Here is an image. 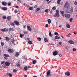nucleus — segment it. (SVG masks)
Here are the masks:
<instances>
[{
  "mask_svg": "<svg viewBox=\"0 0 77 77\" xmlns=\"http://www.w3.org/2000/svg\"><path fill=\"white\" fill-rule=\"evenodd\" d=\"M9 76L10 77H12V74H11V73H9L8 74Z\"/></svg>",
  "mask_w": 77,
  "mask_h": 77,
  "instance_id": "42",
  "label": "nucleus"
},
{
  "mask_svg": "<svg viewBox=\"0 0 77 77\" xmlns=\"http://www.w3.org/2000/svg\"><path fill=\"white\" fill-rule=\"evenodd\" d=\"M64 16L67 18H69L70 17H71V15L69 14H65Z\"/></svg>",
  "mask_w": 77,
  "mask_h": 77,
  "instance_id": "2",
  "label": "nucleus"
},
{
  "mask_svg": "<svg viewBox=\"0 0 77 77\" xmlns=\"http://www.w3.org/2000/svg\"><path fill=\"white\" fill-rule=\"evenodd\" d=\"M49 35L51 37L52 36V34H51V32H49Z\"/></svg>",
  "mask_w": 77,
  "mask_h": 77,
  "instance_id": "40",
  "label": "nucleus"
},
{
  "mask_svg": "<svg viewBox=\"0 0 77 77\" xmlns=\"http://www.w3.org/2000/svg\"><path fill=\"white\" fill-rule=\"evenodd\" d=\"M54 38L56 39H60V37H59L57 36H56Z\"/></svg>",
  "mask_w": 77,
  "mask_h": 77,
  "instance_id": "26",
  "label": "nucleus"
},
{
  "mask_svg": "<svg viewBox=\"0 0 77 77\" xmlns=\"http://www.w3.org/2000/svg\"><path fill=\"white\" fill-rule=\"evenodd\" d=\"M65 75H68V76H69V75H70V72H65Z\"/></svg>",
  "mask_w": 77,
  "mask_h": 77,
  "instance_id": "11",
  "label": "nucleus"
},
{
  "mask_svg": "<svg viewBox=\"0 0 77 77\" xmlns=\"http://www.w3.org/2000/svg\"><path fill=\"white\" fill-rule=\"evenodd\" d=\"M1 46L2 47H3V45H4V43H3V42H1Z\"/></svg>",
  "mask_w": 77,
  "mask_h": 77,
  "instance_id": "35",
  "label": "nucleus"
},
{
  "mask_svg": "<svg viewBox=\"0 0 77 77\" xmlns=\"http://www.w3.org/2000/svg\"><path fill=\"white\" fill-rule=\"evenodd\" d=\"M37 39L38 40V41H41V38L40 37H38L37 38Z\"/></svg>",
  "mask_w": 77,
  "mask_h": 77,
  "instance_id": "44",
  "label": "nucleus"
},
{
  "mask_svg": "<svg viewBox=\"0 0 77 77\" xmlns=\"http://www.w3.org/2000/svg\"><path fill=\"white\" fill-rule=\"evenodd\" d=\"M16 65L17 66L20 67V66L21 65V64H20V63L18 62V63Z\"/></svg>",
  "mask_w": 77,
  "mask_h": 77,
  "instance_id": "21",
  "label": "nucleus"
},
{
  "mask_svg": "<svg viewBox=\"0 0 77 77\" xmlns=\"http://www.w3.org/2000/svg\"><path fill=\"white\" fill-rule=\"evenodd\" d=\"M19 3H21V0H17Z\"/></svg>",
  "mask_w": 77,
  "mask_h": 77,
  "instance_id": "50",
  "label": "nucleus"
},
{
  "mask_svg": "<svg viewBox=\"0 0 77 77\" xmlns=\"http://www.w3.org/2000/svg\"><path fill=\"white\" fill-rule=\"evenodd\" d=\"M8 29H5V32H8Z\"/></svg>",
  "mask_w": 77,
  "mask_h": 77,
  "instance_id": "46",
  "label": "nucleus"
},
{
  "mask_svg": "<svg viewBox=\"0 0 77 77\" xmlns=\"http://www.w3.org/2000/svg\"><path fill=\"white\" fill-rule=\"evenodd\" d=\"M69 44H74V42H73V41L72 40H70L69 41Z\"/></svg>",
  "mask_w": 77,
  "mask_h": 77,
  "instance_id": "12",
  "label": "nucleus"
},
{
  "mask_svg": "<svg viewBox=\"0 0 77 77\" xmlns=\"http://www.w3.org/2000/svg\"><path fill=\"white\" fill-rule=\"evenodd\" d=\"M2 4L4 6H7V5H8V3L5 2H2Z\"/></svg>",
  "mask_w": 77,
  "mask_h": 77,
  "instance_id": "8",
  "label": "nucleus"
},
{
  "mask_svg": "<svg viewBox=\"0 0 77 77\" xmlns=\"http://www.w3.org/2000/svg\"><path fill=\"white\" fill-rule=\"evenodd\" d=\"M59 44L60 45H61V44H62V42H59Z\"/></svg>",
  "mask_w": 77,
  "mask_h": 77,
  "instance_id": "63",
  "label": "nucleus"
},
{
  "mask_svg": "<svg viewBox=\"0 0 77 77\" xmlns=\"http://www.w3.org/2000/svg\"><path fill=\"white\" fill-rule=\"evenodd\" d=\"M5 63V61H2L1 62V64H3Z\"/></svg>",
  "mask_w": 77,
  "mask_h": 77,
  "instance_id": "61",
  "label": "nucleus"
},
{
  "mask_svg": "<svg viewBox=\"0 0 77 77\" xmlns=\"http://www.w3.org/2000/svg\"><path fill=\"white\" fill-rule=\"evenodd\" d=\"M48 11H50V10H49L48 9H46L45 10V12L46 13H48Z\"/></svg>",
  "mask_w": 77,
  "mask_h": 77,
  "instance_id": "34",
  "label": "nucleus"
},
{
  "mask_svg": "<svg viewBox=\"0 0 77 77\" xmlns=\"http://www.w3.org/2000/svg\"><path fill=\"white\" fill-rule=\"evenodd\" d=\"M63 12H64V11H60V13L61 14H63Z\"/></svg>",
  "mask_w": 77,
  "mask_h": 77,
  "instance_id": "53",
  "label": "nucleus"
},
{
  "mask_svg": "<svg viewBox=\"0 0 77 77\" xmlns=\"http://www.w3.org/2000/svg\"><path fill=\"white\" fill-rule=\"evenodd\" d=\"M26 27V25H24L23 26V29H25V28Z\"/></svg>",
  "mask_w": 77,
  "mask_h": 77,
  "instance_id": "62",
  "label": "nucleus"
},
{
  "mask_svg": "<svg viewBox=\"0 0 77 77\" xmlns=\"http://www.w3.org/2000/svg\"><path fill=\"white\" fill-rule=\"evenodd\" d=\"M54 35H56L57 36H59V34H58V33H57V32H55L54 33Z\"/></svg>",
  "mask_w": 77,
  "mask_h": 77,
  "instance_id": "32",
  "label": "nucleus"
},
{
  "mask_svg": "<svg viewBox=\"0 0 77 77\" xmlns=\"http://www.w3.org/2000/svg\"><path fill=\"white\" fill-rule=\"evenodd\" d=\"M33 61H32V64H34L36 63V60H33Z\"/></svg>",
  "mask_w": 77,
  "mask_h": 77,
  "instance_id": "33",
  "label": "nucleus"
},
{
  "mask_svg": "<svg viewBox=\"0 0 77 77\" xmlns=\"http://www.w3.org/2000/svg\"><path fill=\"white\" fill-rule=\"evenodd\" d=\"M64 7L65 8H69V4H68V2L65 3Z\"/></svg>",
  "mask_w": 77,
  "mask_h": 77,
  "instance_id": "4",
  "label": "nucleus"
},
{
  "mask_svg": "<svg viewBox=\"0 0 77 77\" xmlns=\"http://www.w3.org/2000/svg\"><path fill=\"white\" fill-rule=\"evenodd\" d=\"M48 21L49 24H50V23H51V20L50 19H48Z\"/></svg>",
  "mask_w": 77,
  "mask_h": 77,
  "instance_id": "37",
  "label": "nucleus"
},
{
  "mask_svg": "<svg viewBox=\"0 0 77 77\" xmlns=\"http://www.w3.org/2000/svg\"><path fill=\"white\" fill-rule=\"evenodd\" d=\"M52 9H53L54 10H55V9H56V7L54 6L53 8H52Z\"/></svg>",
  "mask_w": 77,
  "mask_h": 77,
  "instance_id": "51",
  "label": "nucleus"
},
{
  "mask_svg": "<svg viewBox=\"0 0 77 77\" xmlns=\"http://www.w3.org/2000/svg\"><path fill=\"white\" fill-rule=\"evenodd\" d=\"M14 38H12L11 40V42H12V44H14Z\"/></svg>",
  "mask_w": 77,
  "mask_h": 77,
  "instance_id": "24",
  "label": "nucleus"
},
{
  "mask_svg": "<svg viewBox=\"0 0 77 77\" xmlns=\"http://www.w3.org/2000/svg\"><path fill=\"white\" fill-rule=\"evenodd\" d=\"M54 17H59L60 15H59V11L58 10H56V13L54 15Z\"/></svg>",
  "mask_w": 77,
  "mask_h": 77,
  "instance_id": "1",
  "label": "nucleus"
},
{
  "mask_svg": "<svg viewBox=\"0 0 77 77\" xmlns=\"http://www.w3.org/2000/svg\"><path fill=\"white\" fill-rule=\"evenodd\" d=\"M41 9V8H36L35 10V11L36 12H38V11H39Z\"/></svg>",
  "mask_w": 77,
  "mask_h": 77,
  "instance_id": "23",
  "label": "nucleus"
},
{
  "mask_svg": "<svg viewBox=\"0 0 77 77\" xmlns=\"http://www.w3.org/2000/svg\"><path fill=\"white\" fill-rule=\"evenodd\" d=\"M10 24L12 26H15V24H14V23H13L12 22H11L10 23Z\"/></svg>",
  "mask_w": 77,
  "mask_h": 77,
  "instance_id": "29",
  "label": "nucleus"
},
{
  "mask_svg": "<svg viewBox=\"0 0 77 77\" xmlns=\"http://www.w3.org/2000/svg\"><path fill=\"white\" fill-rule=\"evenodd\" d=\"M24 77H27V76L26 75H24Z\"/></svg>",
  "mask_w": 77,
  "mask_h": 77,
  "instance_id": "64",
  "label": "nucleus"
},
{
  "mask_svg": "<svg viewBox=\"0 0 77 77\" xmlns=\"http://www.w3.org/2000/svg\"><path fill=\"white\" fill-rule=\"evenodd\" d=\"M61 1V0H58L57 1V3L58 4V5H60V1Z\"/></svg>",
  "mask_w": 77,
  "mask_h": 77,
  "instance_id": "25",
  "label": "nucleus"
},
{
  "mask_svg": "<svg viewBox=\"0 0 77 77\" xmlns=\"http://www.w3.org/2000/svg\"><path fill=\"white\" fill-rule=\"evenodd\" d=\"M13 72H17V70L16 69H14L13 70Z\"/></svg>",
  "mask_w": 77,
  "mask_h": 77,
  "instance_id": "31",
  "label": "nucleus"
},
{
  "mask_svg": "<svg viewBox=\"0 0 77 77\" xmlns=\"http://www.w3.org/2000/svg\"><path fill=\"white\" fill-rule=\"evenodd\" d=\"M1 30L2 32H5V29H2Z\"/></svg>",
  "mask_w": 77,
  "mask_h": 77,
  "instance_id": "48",
  "label": "nucleus"
},
{
  "mask_svg": "<svg viewBox=\"0 0 77 77\" xmlns=\"http://www.w3.org/2000/svg\"><path fill=\"white\" fill-rule=\"evenodd\" d=\"M29 40H30V38H26V41H27V42H28V41Z\"/></svg>",
  "mask_w": 77,
  "mask_h": 77,
  "instance_id": "38",
  "label": "nucleus"
},
{
  "mask_svg": "<svg viewBox=\"0 0 77 77\" xmlns=\"http://www.w3.org/2000/svg\"><path fill=\"white\" fill-rule=\"evenodd\" d=\"M66 27L67 28H70V27H71L70 25L69 24L66 25Z\"/></svg>",
  "mask_w": 77,
  "mask_h": 77,
  "instance_id": "28",
  "label": "nucleus"
},
{
  "mask_svg": "<svg viewBox=\"0 0 77 77\" xmlns=\"http://www.w3.org/2000/svg\"><path fill=\"white\" fill-rule=\"evenodd\" d=\"M24 36V35L23 34H20V37L21 38H23V37Z\"/></svg>",
  "mask_w": 77,
  "mask_h": 77,
  "instance_id": "18",
  "label": "nucleus"
},
{
  "mask_svg": "<svg viewBox=\"0 0 77 77\" xmlns=\"http://www.w3.org/2000/svg\"><path fill=\"white\" fill-rule=\"evenodd\" d=\"M19 52H16V54L15 55V56L16 57H18V56H19Z\"/></svg>",
  "mask_w": 77,
  "mask_h": 77,
  "instance_id": "16",
  "label": "nucleus"
},
{
  "mask_svg": "<svg viewBox=\"0 0 77 77\" xmlns=\"http://www.w3.org/2000/svg\"><path fill=\"white\" fill-rule=\"evenodd\" d=\"M73 20V19L72 18H71L69 19V21L70 22H72Z\"/></svg>",
  "mask_w": 77,
  "mask_h": 77,
  "instance_id": "30",
  "label": "nucleus"
},
{
  "mask_svg": "<svg viewBox=\"0 0 77 77\" xmlns=\"http://www.w3.org/2000/svg\"><path fill=\"white\" fill-rule=\"evenodd\" d=\"M7 51L8 53H14V50L11 49H8L7 50Z\"/></svg>",
  "mask_w": 77,
  "mask_h": 77,
  "instance_id": "3",
  "label": "nucleus"
},
{
  "mask_svg": "<svg viewBox=\"0 0 77 77\" xmlns=\"http://www.w3.org/2000/svg\"><path fill=\"white\" fill-rule=\"evenodd\" d=\"M14 12H15V14H17V12H18V11H17V10H15L14 11Z\"/></svg>",
  "mask_w": 77,
  "mask_h": 77,
  "instance_id": "47",
  "label": "nucleus"
},
{
  "mask_svg": "<svg viewBox=\"0 0 77 77\" xmlns=\"http://www.w3.org/2000/svg\"><path fill=\"white\" fill-rule=\"evenodd\" d=\"M29 10H33V7H31L29 8Z\"/></svg>",
  "mask_w": 77,
  "mask_h": 77,
  "instance_id": "41",
  "label": "nucleus"
},
{
  "mask_svg": "<svg viewBox=\"0 0 77 77\" xmlns=\"http://www.w3.org/2000/svg\"><path fill=\"white\" fill-rule=\"evenodd\" d=\"M28 42L29 44L31 45L33 44V42H32V41H28Z\"/></svg>",
  "mask_w": 77,
  "mask_h": 77,
  "instance_id": "19",
  "label": "nucleus"
},
{
  "mask_svg": "<svg viewBox=\"0 0 77 77\" xmlns=\"http://www.w3.org/2000/svg\"><path fill=\"white\" fill-rule=\"evenodd\" d=\"M15 8H16L18 9V8H19V7L17 5L15 7Z\"/></svg>",
  "mask_w": 77,
  "mask_h": 77,
  "instance_id": "54",
  "label": "nucleus"
},
{
  "mask_svg": "<svg viewBox=\"0 0 77 77\" xmlns=\"http://www.w3.org/2000/svg\"><path fill=\"white\" fill-rule=\"evenodd\" d=\"M34 8H37V5H35L34 7Z\"/></svg>",
  "mask_w": 77,
  "mask_h": 77,
  "instance_id": "58",
  "label": "nucleus"
},
{
  "mask_svg": "<svg viewBox=\"0 0 77 77\" xmlns=\"http://www.w3.org/2000/svg\"><path fill=\"white\" fill-rule=\"evenodd\" d=\"M57 53H58V52L57 51H55L53 53V56H56L57 54Z\"/></svg>",
  "mask_w": 77,
  "mask_h": 77,
  "instance_id": "10",
  "label": "nucleus"
},
{
  "mask_svg": "<svg viewBox=\"0 0 77 77\" xmlns=\"http://www.w3.org/2000/svg\"><path fill=\"white\" fill-rule=\"evenodd\" d=\"M23 33L24 35H27V31H24L23 32Z\"/></svg>",
  "mask_w": 77,
  "mask_h": 77,
  "instance_id": "27",
  "label": "nucleus"
},
{
  "mask_svg": "<svg viewBox=\"0 0 77 77\" xmlns=\"http://www.w3.org/2000/svg\"><path fill=\"white\" fill-rule=\"evenodd\" d=\"M7 5H8V6H9L10 5H11V2H8L7 3Z\"/></svg>",
  "mask_w": 77,
  "mask_h": 77,
  "instance_id": "43",
  "label": "nucleus"
},
{
  "mask_svg": "<svg viewBox=\"0 0 77 77\" xmlns=\"http://www.w3.org/2000/svg\"><path fill=\"white\" fill-rule=\"evenodd\" d=\"M11 16H9L7 17V19L8 20V21H9L10 20H11Z\"/></svg>",
  "mask_w": 77,
  "mask_h": 77,
  "instance_id": "14",
  "label": "nucleus"
},
{
  "mask_svg": "<svg viewBox=\"0 0 77 77\" xmlns=\"http://www.w3.org/2000/svg\"><path fill=\"white\" fill-rule=\"evenodd\" d=\"M3 10V11H7L8 10V8L6 7H3L1 8Z\"/></svg>",
  "mask_w": 77,
  "mask_h": 77,
  "instance_id": "9",
  "label": "nucleus"
},
{
  "mask_svg": "<svg viewBox=\"0 0 77 77\" xmlns=\"http://www.w3.org/2000/svg\"><path fill=\"white\" fill-rule=\"evenodd\" d=\"M45 27H48V24H47L46 25H45Z\"/></svg>",
  "mask_w": 77,
  "mask_h": 77,
  "instance_id": "60",
  "label": "nucleus"
},
{
  "mask_svg": "<svg viewBox=\"0 0 77 77\" xmlns=\"http://www.w3.org/2000/svg\"><path fill=\"white\" fill-rule=\"evenodd\" d=\"M5 65L6 66H9L10 65L11 63L9 62H6L5 63Z\"/></svg>",
  "mask_w": 77,
  "mask_h": 77,
  "instance_id": "6",
  "label": "nucleus"
},
{
  "mask_svg": "<svg viewBox=\"0 0 77 77\" xmlns=\"http://www.w3.org/2000/svg\"><path fill=\"white\" fill-rule=\"evenodd\" d=\"M50 72H51L50 70H48L46 72V74L47 75H49L50 74Z\"/></svg>",
  "mask_w": 77,
  "mask_h": 77,
  "instance_id": "15",
  "label": "nucleus"
},
{
  "mask_svg": "<svg viewBox=\"0 0 77 77\" xmlns=\"http://www.w3.org/2000/svg\"><path fill=\"white\" fill-rule=\"evenodd\" d=\"M77 50V49H75V48H73V51H76Z\"/></svg>",
  "mask_w": 77,
  "mask_h": 77,
  "instance_id": "59",
  "label": "nucleus"
},
{
  "mask_svg": "<svg viewBox=\"0 0 77 77\" xmlns=\"http://www.w3.org/2000/svg\"><path fill=\"white\" fill-rule=\"evenodd\" d=\"M51 1H50L48 2L47 4H49V3H51Z\"/></svg>",
  "mask_w": 77,
  "mask_h": 77,
  "instance_id": "55",
  "label": "nucleus"
},
{
  "mask_svg": "<svg viewBox=\"0 0 77 77\" xmlns=\"http://www.w3.org/2000/svg\"><path fill=\"white\" fill-rule=\"evenodd\" d=\"M28 68V67H27V66H25L24 67V69L25 71H27V70Z\"/></svg>",
  "mask_w": 77,
  "mask_h": 77,
  "instance_id": "22",
  "label": "nucleus"
},
{
  "mask_svg": "<svg viewBox=\"0 0 77 77\" xmlns=\"http://www.w3.org/2000/svg\"><path fill=\"white\" fill-rule=\"evenodd\" d=\"M44 40L45 42H48V39H47V38H44Z\"/></svg>",
  "mask_w": 77,
  "mask_h": 77,
  "instance_id": "20",
  "label": "nucleus"
},
{
  "mask_svg": "<svg viewBox=\"0 0 77 77\" xmlns=\"http://www.w3.org/2000/svg\"><path fill=\"white\" fill-rule=\"evenodd\" d=\"M70 12L71 14H72V12H73V7H71L70 8Z\"/></svg>",
  "mask_w": 77,
  "mask_h": 77,
  "instance_id": "17",
  "label": "nucleus"
},
{
  "mask_svg": "<svg viewBox=\"0 0 77 77\" xmlns=\"http://www.w3.org/2000/svg\"><path fill=\"white\" fill-rule=\"evenodd\" d=\"M70 35H71V33H69L68 35H67V36H68V37H69Z\"/></svg>",
  "mask_w": 77,
  "mask_h": 77,
  "instance_id": "52",
  "label": "nucleus"
},
{
  "mask_svg": "<svg viewBox=\"0 0 77 77\" xmlns=\"http://www.w3.org/2000/svg\"><path fill=\"white\" fill-rule=\"evenodd\" d=\"M3 55H4V56L5 57L4 58L5 59H7V57H9V55H8L7 54H4Z\"/></svg>",
  "mask_w": 77,
  "mask_h": 77,
  "instance_id": "5",
  "label": "nucleus"
},
{
  "mask_svg": "<svg viewBox=\"0 0 77 77\" xmlns=\"http://www.w3.org/2000/svg\"><path fill=\"white\" fill-rule=\"evenodd\" d=\"M52 12H53V10H51L50 11V14H51V13H52Z\"/></svg>",
  "mask_w": 77,
  "mask_h": 77,
  "instance_id": "57",
  "label": "nucleus"
},
{
  "mask_svg": "<svg viewBox=\"0 0 77 77\" xmlns=\"http://www.w3.org/2000/svg\"><path fill=\"white\" fill-rule=\"evenodd\" d=\"M73 33L74 34V35H76V34H77V32H76L75 31L73 32Z\"/></svg>",
  "mask_w": 77,
  "mask_h": 77,
  "instance_id": "56",
  "label": "nucleus"
},
{
  "mask_svg": "<svg viewBox=\"0 0 77 77\" xmlns=\"http://www.w3.org/2000/svg\"><path fill=\"white\" fill-rule=\"evenodd\" d=\"M14 29H13V28H9V31H14Z\"/></svg>",
  "mask_w": 77,
  "mask_h": 77,
  "instance_id": "36",
  "label": "nucleus"
},
{
  "mask_svg": "<svg viewBox=\"0 0 77 77\" xmlns=\"http://www.w3.org/2000/svg\"><path fill=\"white\" fill-rule=\"evenodd\" d=\"M7 41H9V38L8 37H5Z\"/></svg>",
  "mask_w": 77,
  "mask_h": 77,
  "instance_id": "45",
  "label": "nucleus"
},
{
  "mask_svg": "<svg viewBox=\"0 0 77 77\" xmlns=\"http://www.w3.org/2000/svg\"><path fill=\"white\" fill-rule=\"evenodd\" d=\"M2 18H3V19H4V20L5 19H6V16H3L2 17Z\"/></svg>",
  "mask_w": 77,
  "mask_h": 77,
  "instance_id": "39",
  "label": "nucleus"
},
{
  "mask_svg": "<svg viewBox=\"0 0 77 77\" xmlns=\"http://www.w3.org/2000/svg\"><path fill=\"white\" fill-rule=\"evenodd\" d=\"M14 23L15 24V25H16V26H18V25H20V23L17 21L16 20L14 21Z\"/></svg>",
  "mask_w": 77,
  "mask_h": 77,
  "instance_id": "7",
  "label": "nucleus"
},
{
  "mask_svg": "<svg viewBox=\"0 0 77 77\" xmlns=\"http://www.w3.org/2000/svg\"><path fill=\"white\" fill-rule=\"evenodd\" d=\"M77 2H76V1H75V2H74V4H75V6H76V5H77Z\"/></svg>",
  "mask_w": 77,
  "mask_h": 77,
  "instance_id": "49",
  "label": "nucleus"
},
{
  "mask_svg": "<svg viewBox=\"0 0 77 77\" xmlns=\"http://www.w3.org/2000/svg\"><path fill=\"white\" fill-rule=\"evenodd\" d=\"M27 28L29 31H32V29H31V28H30V26H27Z\"/></svg>",
  "mask_w": 77,
  "mask_h": 77,
  "instance_id": "13",
  "label": "nucleus"
}]
</instances>
